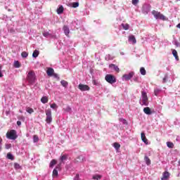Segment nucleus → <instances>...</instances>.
Returning <instances> with one entry per match:
<instances>
[{
    "label": "nucleus",
    "mask_w": 180,
    "mask_h": 180,
    "mask_svg": "<svg viewBox=\"0 0 180 180\" xmlns=\"http://www.w3.org/2000/svg\"><path fill=\"white\" fill-rule=\"evenodd\" d=\"M26 79L30 84H34V82H36V73H34V71H30L27 75Z\"/></svg>",
    "instance_id": "1"
},
{
    "label": "nucleus",
    "mask_w": 180,
    "mask_h": 180,
    "mask_svg": "<svg viewBox=\"0 0 180 180\" xmlns=\"http://www.w3.org/2000/svg\"><path fill=\"white\" fill-rule=\"evenodd\" d=\"M6 136L9 140H16V139H18V133L15 129H11L8 131Z\"/></svg>",
    "instance_id": "2"
},
{
    "label": "nucleus",
    "mask_w": 180,
    "mask_h": 180,
    "mask_svg": "<svg viewBox=\"0 0 180 180\" xmlns=\"http://www.w3.org/2000/svg\"><path fill=\"white\" fill-rule=\"evenodd\" d=\"M152 15H153L155 19H160V20H166L167 18L165 15H162L160 12H158L155 10L152 11Z\"/></svg>",
    "instance_id": "3"
},
{
    "label": "nucleus",
    "mask_w": 180,
    "mask_h": 180,
    "mask_svg": "<svg viewBox=\"0 0 180 180\" xmlns=\"http://www.w3.org/2000/svg\"><path fill=\"white\" fill-rule=\"evenodd\" d=\"M142 100L141 105L144 106H148V96H147V93L146 91H141Z\"/></svg>",
    "instance_id": "4"
},
{
    "label": "nucleus",
    "mask_w": 180,
    "mask_h": 180,
    "mask_svg": "<svg viewBox=\"0 0 180 180\" xmlns=\"http://www.w3.org/2000/svg\"><path fill=\"white\" fill-rule=\"evenodd\" d=\"M46 113V122L48 123V124H50L53 122V117L51 116V109L49 108L45 110Z\"/></svg>",
    "instance_id": "5"
},
{
    "label": "nucleus",
    "mask_w": 180,
    "mask_h": 180,
    "mask_svg": "<svg viewBox=\"0 0 180 180\" xmlns=\"http://www.w3.org/2000/svg\"><path fill=\"white\" fill-rule=\"evenodd\" d=\"M105 79L108 84H115L116 82V77L112 75H107Z\"/></svg>",
    "instance_id": "6"
},
{
    "label": "nucleus",
    "mask_w": 180,
    "mask_h": 180,
    "mask_svg": "<svg viewBox=\"0 0 180 180\" xmlns=\"http://www.w3.org/2000/svg\"><path fill=\"white\" fill-rule=\"evenodd\" d=\"M134 75V72H131L128 75H124L122 76V78H124L125 81H130V79L133 78Z\"/></svg>",
    "instance_id": "7"
},
{
    "label": "nucleus",
    "mask_w": 180,
    "mask_h": 180,
    "mask_svg": "<svg viewBox=\"0 0 180 180\" xmlns=\"http://www.w3.org/2000/svg\"><path fill=\"white\" fill-rule=\"evenodd\" d=\"M78 88L79 89H80V91H89V89H91V88H89V86L82 84H79Z\"/></svg>",
    "instance_id": "8"
},
{
    "label": "nucleus",
    "mask_w": 180,
    "mask_h": 180,
    "mask_svg": "<svg viewBox=\"0 0 180 180\" xmlns=\"http://www.w3.org/2000/svg\"><path fill=\"white\" fill-rule=\"evenodd\" d=\"M63 30L65 36H67V37H70V28L68 27V26L64 25L63 27Z\"/></svg>",
    "instance_id": "9"
},
{
    "label": "nucleus",
    "mask_w": 180,
    "mask_h": 180,
    "mask_svg": "<svg viewBox=\"0 0 180 180\" xmlns=\"http://www.w3.org/2000/svg\"><path fill=\"white\" fill-rule=\"evenodd\" d=\"M141 137L142 141H143L145 144H148V139H147V138L146 137V134H144V132H141Z\"/></svg>",
    "instance_id": "10"
},
{
    "label": "nucleus",
    "mask_w": 180,
    "mask_h": 180,
    "mask_svg": "<svg viewBox=\"0 0 180 180\" xmlns=\"http://www.w3.org/2000/svg\"><path fill=\"white\" fill-rule=\"evenodd\" d=\"M46 74L49 77H53V75L54 74V69L49 68L46 70Z\"/></svg>",
    "instance_id": "11"
},
{
    "label": "nucleus",
    "mask_w": 180,
    "mask_h": 180,
    "mask_svg": "<svg viewBox=\"0 0 180 180\" xmlns=\"http://www.w3.org/2000/svg\"><path fill=\"white\" fill-rule=\"evenodd\" d=\"M109 68H113L114 71H116V72H120V69H119V67L115 64H110Z\"/></svg>",
    "instance_id": "12"
},
{
    "label": "nucleus",
    "mask_w": 180,
    "mask_h": 180,
    "mask_svg": "<svg viewBox=\"0 0 180 180\" xmlns=\"http://www.w3.org/2000/svg\"><path fill=\"white\" fill-rule=\"evenodd\" d=\"M129 41H131L133 44H136V43H137V41L136 40V37L133 34H131L129 36Z\"/></svg>",
    "instance_id": "13"
},
{
    "label": "nucleus",
    "mask_w": 180,
    "mask_h": 180,
    "mask_svg": "<svg viewBox=\"0 0 180 180\" xmlns=\"http://www.w3.org/2000/svg\"><path fill=\"white\" fill-rule=\"evenodd\" d=\"M168 178H169V172H165L162 174V180H165V179H168Z\"/></svg>",
    "instance_id": "14"
},
{
    "label": "nucleus",
    "mask_w": 180,
    "mask_h": 180,
    "mask_svg": "<svg viewBox=\"0 0 180 180\" xmlns=\"http://www.w3.org/2000/svg\"><path fill=\"white\" fill-rule=\"evenodd\" d=\"M172 54L177 61H179V56H178V52L175 49H172Z\"/></svg>",
    "instance_id": "15"
},
{
    "label": "nucleus",
    "mask_w": 180,
    "mask_h": 180,
    "mask_svg": "<svg viewBox=\"0 0 180 180\" xmlns=\"http://www.w3.org/2000/svg\"><path fill=\"white\" fill-rule=\"evenodd\" d=\"M143 112L146 115H151V109L149 107H146L143 108Z\"/></svg>",
    "instance_id": "16"
},
{
    "label": "nucleus",
    "mask_w": 180,
    "mask_h": 180,
    "mask_svg": "<svg viewBox=\"0 0 180 180\" xmlns=\"http://www.w3.org/2000/svg\"><path fill=\"white\" fill-rule=\"evenodd\" d=\"M58 15H61L63 12H64V7L63 6H60L56 11Z\"/></svg>",
    "instance_id": "17"
},
{
    "label": "nucleus",
    "mask_w": 180,
    "mask_h": 180,
    "mask_svg": "<svg viewBox=\"0 0 180 180\" xmlns=\"http://www.w3.org/2000/svg\"><path fill=\"white\" fill-rule=\"evenodd\" d=\"M144 160L146 165H151V160L149 159L148 156H145Z\"/></svg>",
    "instance_id": "18"
},
{
    "label": "nucleus",
    "mask_w": 180,
    "mask_h": 180,
    "mask_svg": "<svg viewBox=\"0 0 180 180\" xmlns=\"http://www.w3.org/2000/svg\"><path fill=\"white\" fill-rule=\"evenodd\" d=\"M41 102L42 103H47L49 102V97L47 96H43L41 98Z\"/></svg>",
    "instance_id": "19"
},
{
    "label": "nucleus",
    "mask_w": 180,
    "mask_h": 180,
    "mask_svg": "<svg viewBox=\"0 0 180 180\" xmlns=\"http://www.w3.org/2000/svg\"><path fill=\"white\" fill-rule=\"evenodd\" d=\"M39 54H40V52L37 50H34L32 53V57H34V58H37V57H39Z\"/></svg>",
    "instance_id": "20"
},
{
    "label": "nucleus",
    "mask_w": 180,
    "mask_h": 180,
    "mask_svg": "<svg viewBox=\"0 0 180 180\" xmlns=\"http://www.w3.org/2000/svg\"><path fill=\"white\" fill-rule=\"evenodd\" d=\"M60 84L62 86H64L65 88H67V86H68V82L65 80L60 81Z\"/></svg>",
    "instance_id": "21"
},
{
    "label": "nucleus",
    "mask_w": 180,
    "mask_h": 180,
    "mask_svg": "<svg viewBox=\"0 0 180 180\" xmlns=\"http://www.w3.org/2000/svg\"><path fill=\"white\" fill-rule=\"evenodd\" d=\"M56 164H57V160H52L50 162L49 167L51 168H53V167H54V165H56Z\"/></svg>",
    "instance_id": "22"
},
{
    "label": "nucleus",
    "mask_w": 180,
    "mask_h": 180,
    "mask_svg": "<svg viewBox=\"0 0 180 180\" xmlns=\"http://www.w3.org/2000/svg\"><path fill=\"white\" fill-rule=\"evenodd\" d=\"M101 179H102V175H101V174H96V175L93 176V179L100 180Z\"/></svg>",
    "instance_id": "23"
},
{
    "label": "nucleus",
    "mask_w": 180,
    "mask_h": 180,
    "mask_svg": "<svg viewBox=\"0 0 180 180\" xmlns=\"http://www.w3.org/2000/svg\"><path fill=\"white\" fill-rule=\"evenodd\" d=\"M26 112H27V113H30V115H32V113L34 112V110H33V108H30V107H27L26 108Z\"/></svg>",
    "instance_id": "24"
},
{
    "label": "nucleus",
    "mask_w": 180,
    "mask_h": 180,
    "mask_svg": "<svg viewBox=\"0 0 180 180\" xmlns=\"http://www.w3.org/2000/svg\"><path fill=\"white\" fill-rule=\"evenodd\" d=\"M113 147L115 148V150H119V148H120V143L115 142L113 143Z\"/></svg>",
    "instance_id": "25"
},
{
    "label": "nucleus",
    "mask_w": 180,
    "mask_h": 180,
    "mask_svg": "<svg viewBox=\"0 0 180 180\" xmlns=\"http://www.w3.org/2000/svg\"><path fill=\"white\" fill-rule=\"evenodd\" d=\"M124 30H129L130 25L129 24H122Z\"/></svg>",
    "instance_id": "26"
},
{
    "label": "nucleus",
    "mask_w": 180,
    "mask_h": 180,
    "mask_svg": "<svg viewBox=\"0 0 180 180\" xmlns=\"http://www.w3.org/2000/svg\"><path fill=\"white\" fill-rule=\"evenodd\" d=\"M29 56V53L26 52V51H23L21 53V56L22 57V58H27V57Z\"/></svg>",
    "instance_id": "27"
},
{
    "label": "nucleus",
    "mask_w": 180,
    "mask_h": 180,
    "mask_svg": "<svg viewBox=\"0 0 180 180\" xmlns=\"http://www.w3.org/2000/svg\"><path fill=\"white\" fill-rule=\"evenodd\" d=\"M140 72H141V75H146V68H144L143 67L141 68Z\"/></svg>",
    "instance_id": "28"
},
{
    "label": "nucleus",
    "mask_w": 180,
    "mask_h": 180,
    "mask_svg": "<svg viewBox=\"0 0 180 180\" xmlns=\"http://www.w3.org/2000/svg\"><path fill=\"white\" fill-rule=\"evenodd\" d=\"M14 67H15V68H20V63H19V61H18V60H15V61L14 62Z\"/></svg>",
    "instance_id": "29"
},
{
    "label": "nucleus",
    "mask_w": 180,
    "mask_h": 180,
    "mask_svg": "<svg viewBox=\"0 0 180 180\" xmlns=\"http://www.w3.org/2000/svg\"><path fill=\"white\" fill-rule=\"evenodd\" d=\"M167 146L169 148H174V143L167 142Z\"/></svg>",
    "instance_id": "30"
},
{
    "label": "nucleus",
    "mask_w": 180,
    "mask_h": 180,
    "mask_svg": "<svg viewBox=\"0 0 180 180\" xmlns=\"http://www.w3.org/2000/svg\"><path fill=\"white\" fill-rule=\"evenodd\" d=\"M33 141L34 143H37L39 141V136L37 135H34Z\"/></svg>",
    "instance_id": "31"
},
{
    "label": "nucleus",
    "mask_w": 180,
    "mask_h": 180,
    "mask_svg": "<svg viewBox=\"0 0 180 180\" xmlns=\"http://www.w3.org/2000/svg\"><path fill=\"white\" fill-rule=\"evenodd\" d=\"M58 175V171L57 170V169H54L53 171V176H57Z\"/></svg>",
    "instance_id": "32"
},
{
    "label": "nucleus",
    "mask_w": 180,
    "mask_h": 180,
    "mask_svg": "<svg viewBox=\"0 0 180 180\" xmlns=\"http://www.w3.org/2000/svg\"><path fill=\"white\" fill-rule=\"evenodd\" d=\"M78 6H79V3L78 2L72 3V8H78Z\"/></svg>",
    "instance_id": "33"
},
{
    "label": "nucleus",
    "mask_w": 180,
    "mask_h": 180,
    "mask_svg": "<svg viewBox=\"0 0 180 180\" xmlns=\"http://www.w3.org/2000/svg\"><path fill=\"white\" fill-rule=\"evenodd\" d=\"M7 158H8V160H13V155H12V154H11L10 153H8L7 154Z\"/></svg>",
    "instance_id": "34"
},
{
    "label": "nucleus",
    "mask_w": 180,
    "mask_h": 180,
    "mask_svg": "<svg viewBox=\"0 0 180 180\" xmlns=\"http://www.w3.org/2000/svg\"><path fill=\"white\" fill-rule=\"evenodd\" d=\"M14 168H15V169H20V165L18 163H15Z\"/></svg>",
    "instance_id": "35"
},
{
    "label": "nucleus",
    "mask_w": 180,
    "mask_h": 180,
    "mask_svg": "<svg viewBox=\"0 0 180 180\" xmlns=\"http://www.w3.org/2000/svg\"><path fill=\"white\" fill-rule=\"evenodd\" d=\"M160 90L158 89H156L154 90V94H155V96H158V94H160Z\"/></svg>",
    "instance_id": "36"
},
{
    "label": "nucleus",
    "mask_w": 180,
    "mask_h": 180,
    "mask_svg": "<svg viewBox=\"0 0 180 180\" xmlns=\"http://www.w3.org/2000/svg\"><path fill=\"white\" fill-rule=\"evenodd\" d=\"M65 160H67V156L65 155L60 156V161H64Z\"/></svg>",
    "instance_id": "37"
},
{
    "label": "nucleus",
    "mask_w": 180,
    "mask_h": 180,
    "mask_svg": "<svg viewBox=\"0 0 180 180\" xmlns=\"http://www.w3.org/2000/svg\"><path fill=\"white\" fill-rule=\"evenodd\" d=\"M51 108H52V109H57V104H56V103H53V104H51Z\"/></svg>",
    "instance_id": "38"
},
{
    "label": "nucleus",
    "mask_w": 180,
    "mask_h": 180,
    "mask_svg": "<svg viewBox=\"0 0 180 180\" xmlns=\"http://www.w3.org/2000/svg\"><path fill=\"white\" fill-rule=\"evenodd\" d=\"M73 180H81L79 179V174H77L73 178Z\"/></svg>",
    "instance_id": "39"
},
{
    "label": "nucleus",
    "mask_w": 180,
    "mask_h": 180,
    "mask_svg": "<svg viewBox=\"0 0 180 180\" xmlns=\"http://www.w3.org/2000/svg\"><path fill=\"white\" fill-rule=\"evenodd\" d=\"M11 147H12V145L11 143L6 144V150H9V148H11Z\"/></svg>",
    "instance_id": "40"
},
{
    "label": "nucleus",
    "mask_w": 180,
    "mask_h": 180,
    "mask_svg": "<svg viewBox=\"0 0 180 180\" xmlns=\"http://www.w3.org/2000/svg\"><path fill=\"white\" fill-rule=\"evenodd\" d=\"M2 138L0 136V151L2 150Z\"/></svg>",
    "instance_id": "41"
},
{
    "label": "nucleus",
    "mask_w": 180,
    "mask_h": 180,
    "mask_svg": "<svg viewBox=\"0 0 180 180\" xmlns=\"http://www.w3.org/2000/svg\"><path fill=\"white\" fill-rule=\"evenodd\" d=\"M1 70H2V65H0V78H2V77H4V74H2Z\"/></svg>",
    "instance_id": "42"
},
{
    "label": "nucleus",
    "mask_w": 180,
    "mask_h": 180,
    "mask_svg": "<svg viewBox=\"0 0 180 180\" xmlns=\"http://www.w3.org/2000/svg\"><path fill=\"white\" fill-rule=\"evenodd\" d=\"M43 36L44 37H48V36H50V33H49V32H44L43 33Z\"/></svg>",
    "instance_id": "43"
},
{
    "label": "nucleus",
    "mask_w": 180,
    "mask_h": 180,
    "mask_svg": "<svg viewBox=\"0 0 180 180\" xmlns=\"http://www.w3.org/2000/svg\"><path fill=\"white\" fill-rule=\"evenodd\" d=\"M53 76L54 78H57L58 79H60V77H58V75L57 73H53Z\"/></svg>",
    "instance_id": "44"
},
{
    "label": "nucleus",
    "mask_w": 180,
    "mask_h": 180,
    "mask_svg": "<svg viewBox=\"0 0 180 180\" xmlns=\"http://www.w3.org/2000/svg\"><path fill=\"white\" fill-rule=\"evenodd\" d=\"M139 0H132V5H137Z\"/></svg>",
    "instance_id": "45"
},
{
    "label": "nucleus",
    "mask_w": 180,
    "mask_h": 180,
    "mask_svg": "<svg viewBox=\"0 0 180 180\" xmlns=\"http://www.w3.org/2000/svg\"><path fill=\"white\" fill-rule=\"evenodd\" d=\"M17 124H18V126H21L22 122H20V121H17Z\"/></svg>",
    "instance_id": "46"
},
{
    "label": "nucleus",
    "mask_w": 180,
    "mask_h": 180,
    "mask_svg": "<svg viewBox=\"0 0 180 180\" xmlns=\"http://www.w3.org/2000/svg\"><path fill=\"white\" fill-rule=\"evenodd\" d=\"M167 82V77L163 78V84H165Z\"/></svg>",
    "instance_id": "47"
},
{
    "label": "nucleus",
    "mask_w": 180,
    "mask_h": 180,
    "mask_svg": "<svg viewBox=\"0 0 180 180\" xmlns=\"http://www.w3.org/2000/svg\"><path fill=\"white\" fill-rule=\"evenodd\" d=\"M67 109H68V112H71V108L68 107Z\"/></svg>",
    "instance_id": "48"
},
{
    "label": "nucleus",
    "mask_w": 180,
    "mask_h": 180,
    "mask_svg": "<svg viewBox=\"0 0 180 180\" xmlns=\"http://www.w3.org/2000/svg\"><path fill=\"white\" fill-rule=\"evenodd\" d=\"M93 84H94V85H97L96 84V80H93Z\"/></svg>",
    "instance_id": "49"
},
{
    "label": "nucleus",
    "mask_w": 180,
    "mask_h": 180,
    "mask_svg": "<svg viewBox=\"0 0 180 180\" xmlns=\"http://www.w3.org/2000/svg\"><path fill=\"white\" fill-rule=\"evenodd\" d=\"M179 165H180V162H179Z\"/></svg>",
    "instance_id": "50"
}]
</instances>
